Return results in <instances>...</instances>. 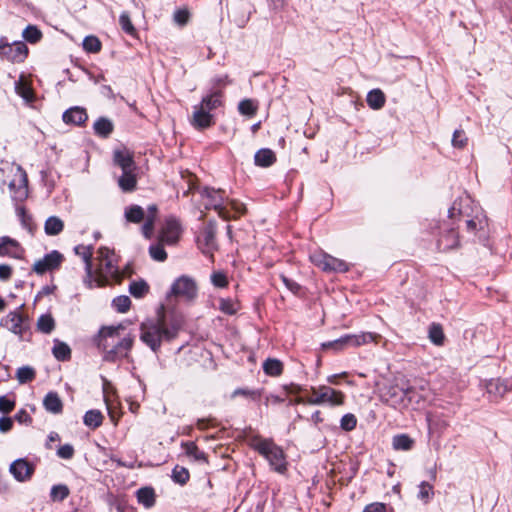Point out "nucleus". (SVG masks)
<instances>
[{
  "label": "nucleus",
  "mask_w": 512,
  "mask_h": 512,
  "mask_svg": "<svg viewBox=\"0 0 512 512\" xmlns=\"http://www.w3.org/2000/svg\"><path fill=\"white\" fill-rule=\"evenodd\" d=\"M134 343V336L126 332L122 324L104 326L97 336V346L104 353V360L115 362L128 356Z\"/></svg>",
  "instance_id": "1"
},
{
  "label": "nucleus",
  "mask_w": 512,
  "mask_h": 512,
  "mask_svg": "<svg viewBox=\"0 0 512 512\" xmlns=\"http://www.w3.org/2000/svg\"><path fill=\"white\" fill-rule=\"evenodd\" d=\"M206 209L215 210L223 220L236 219L246 213L243 203L229 199L221 189L204 188L201 192Z\"/></svg>",
  "instance_id": "2"
},
{
  "label": "nucleus",
  "mask_w": 512,
  "mask_h": 512,
  "mask_svg": "<svg viewBox=\"0 0 512 512\" xmlns=\"http://www.w3.org/2000/svg\"><path fill=\"white\" fill-rule=\"evenodd\" d=\"M179 329L180 323L178 321H173L170 324L166 323L164 318L146 321L140 326V339L156 352L160 348L162 340H172L176 337Z\"/></svg>",
  "instance_id": "3"
},
{
  "label": "nucleus",
  "mask_w": 512,
  "mask_h": 512,
  "mask_svg": "<svg viewBox=\"0 0 512 512\" xmlns=\"http://www.w3.org/2000/svg\"><path fill=\"white\" fill-rule=\"evenodd\" d=\"M2 183L6 184L15 201H23L28 196V178L25 170L16 163L5 162L0 168Z\"/></svg>",
  "instance_id": "4"
},
{
  "label": "nucleus",
  "mask_w": 512,
  "mask_h": 512,
  "mask_svg": "<svg viewBox=\"0 0 512 512\" xmlns=\"http://www.w3.org/2000/svg\"><path fill=\"white\" fill-rule=\"evenodd\" d=\"M248 445L262 455L276 472L284 473L286 471L285 454L282 448L276 445L272 439L253 435L248 439Z\"/></svg>",
  "instance_id": "5"
},
{
  "label": "nucleus",
  "mask_w": 512,
  "mask_h": 512,
  "mask_svg": "<svg viewBox=\"0 0 512 512\" xmlns=\"http://www.w3.org/2000/svg\"><path fill=\"white\" fill-rule=\"evenodd\" d=\"M98 267L95 277L92 275V287L104 286L110 279H118L119 271L116 266L115 254L109 248L101 247L97 252Z\"/></svg>",
  "instance_id": "6"
},
{
  "label": "nucleus",
  "mask_w": 512,
  "mask_h": 512,
  "mask_svg": "<svg viewBox=\"0 0 512 512\" xmlns=\"http://www.w3.org/2000/svg\"><path fill=\"white\" fill-rule=\"evenodd\" d=\"M307 395L309 405H328L330 407L341 406L345 401V394L328 385L310 387Z\"/></svg>",
  "instance_id": "7"
},
{
  "label": "nucleus",
  "mask_w": 512,
  "mask_h": 512,
  "mask_svg": "<svg viewBox=\"0 0 512 512\" xmlns=\"http://www.w3.org/2000/svg\"><path fill=\"white\" fill-rule=\"evenodd\" d=\"M381 336L379 334L364 332L361 334H348L339 339L322 344L324 350L331 349L340 352L347 347H359L369 342H377Z\"/></svg>",
  "instance_id": "8"
},
{
  "label": "nucleus",
  "mask_w": 512,
  "mask_h": 512,
  "mask_svg": "<svg viewBox=\"0 0 512 512\" xmlns=\"http://www.w3.org/2000/svg\"><path fill=\"white\" fill-rule=\"evenodd\" d=\"M311 262L327 273H344L350 268L349 264L339 258H336L324 251H315L310 254Z\"/></svg>",
  "instance_id": "9"
},
{
  "label": "nucleus",
  "mask_w": 512,
  "mask_h": 512,
  "mask_svg": "<svg viewBox=\"0 0 512 512\" xmlns=\"http://www.w3.org/2000/svg\"><path fill=\"white\" fill-rule=\"evenodd\" d=\"M28 48L22 41H15L11 44L0 41V56L13 63H20L25 60Z\"/></svg>",
  "instance_id": "10"
},
{
  "label": "nucleus",
  "mask_w": 512,
  "mask_h": 512,
  "mask_svg": "<svg viewBox=\"0 0 512 512\" xmlns=\"http://www.w3.org/2000/svg\"><path fill=\"white\" fill-rule=\"evenodd\" d=\"M36 466L27 458H18L9 466V472L13 478L21 483L28 482L35 473Z\"/></svg>",
  "instance_id": "11"
},
{
  "label": "nucleus",
  "mask_w": 512,
  "mask_h": 512,
  "mask_svg": "<svg viewBox=\"0 0 512 512\" xmlns=\"http://www.w3.org/2000/svg\"><path fill=\"white\" fill-rule=\"evenodd\" d=\"M171 294L186 300H192L197 295V284L191 277L183 275L174 281Z\"/></svg>",
  "instance_id": "12"
},
{
  "label": "nucleus",
  "mask_w": 512,
  "mask_h": 512,
  "mask_svg": "<svg viewBox=\"0 0 512 512\" xmlns=\"http://www.w3.org/2000/svg\"><path fill=\"white\" fill-rule=\"evenodd\" d=\"M63 259V255L60 252L54 250L46 254L42 259L35 261L33 265V271L39 275H42L47 271L57 269L63 262Z\"/></svg>",
  "instance_id": "13"
},
{
  "label": "nucleus",
  "mask_w": 512,
  "mask_h": 512,
  "mask_svg": "<svg viewBox=\"0 0 512 512\" xmlns=\"http://www.w3.org/2000/svg\"><path fill=\"white\" fill-rule=\"evenodd\" d=\"M216 224L209 222L198 237V243L206 254H211L217 248L216 245Z\"/></svg>",
  "instance_id": "14"
},
{
  "label": "nucleus",
  "mask_w": 512,
  "mask_h": 512,
  "mask_svg": "<svg viewBox=\"0 0 512 512\" xmlns=\"http://www.w3.org/2000/svg\"><path fill=\"white\" fill-rule=\"evenodd\" d=\"M181 227L176 219L169 218L166 220L160 236L159 241L167 245H174L180 237Z\"/></svg>",
  "instance_id": "15"
},
{
  "label": "nucleus",
  "mask_w": 512,
  "mask_h": 512,
  "mask_svg": "<svg viewBox=\"0 0 512 512\" xmlns=\"http://www.w3.org/2000/svg\"><path fill=\"white\" fill-rule=\"evenodd\" d=\"M23 253L24 250L17 240L9 236L0 237V257L20 259Z\"/></svg>",
  "instance_id": "16"
},
{
  "label": "nucleus",
  "mask_w": 512,
  "mask_h": 512,
  "mask_svg": "<svg viewBox=\"0 0 512 512\" xmlns=\"http://www.w3.org/2000/svg\"><path fill=\"white\" fill-rule=\"evenodd\" d=\"M6 326L8 329L23 339L24 333L28 329L27 320L19 311H12L6 317Z\"/></svg>",
  "instance_id": "17"
},
{
  "label": "nucleus",
  "mask_w": 512,
  "mask_h": 512,
  "mask_svg": "<svg viewBox=\"0 0 512 512\" xmlns=\"http://www.w3.org/2000/svg\"><path fill=\"white\" fill-rule=\"evenodd\" d=\"M190 123L194 128L198 130L206 129L214 124L213 115L203 109V107L195 105L193 107Z\"/></svg>",
  "instance_id": "18"
},
{
  "label": "nucleus",
  "mask_w": 512,
  "mask_h": 512,
  "mask_svg": "<svg viewBox=\"0 0 512 512\" xmlns=\"http://www.w3.org/2000/svg\"><path fill=\"white\" fill-rule=\"evenodd\" d=\"M113 161L115 165L122 169V171H135L136 169L132 153L126 148L115 150L113 154Z\"/></svg>",
  "instance_id": "19"
},
{
  "label": "nucleus",
  "mask_w": 512,
  "mask_h": 512,
  "mask_svg": "<svg viewBox=\"0 0 512 512\" xmlns=\"http://www.w3.org/2000/svg\"><path fill=\"white\" fill-rule=\"evenodd\" d=\"M75 253L80 256L85 263L87 278L85 282L92 288V247L86 245H78L74 249Z\"/></svg>",
  "instance_id": "20"
},
{
  "label": "nucleus",
  "mask_w": 512,
  "mask_h": 512,
  "mask_svg": "<svg viewBox=\"0 0 512 512\" xmlns=\"http://www.w3.org/2000/svg\"><path fill=\"white\" fill-rule=\"evenodd\" d=\"M63 121L67 124L81 125L86 122L88 115L82 107H72L63 113Z\"/></svg>",
  "instance_id": "21"
},
{
  "label": "nucleus",
  "mask_w": 512,
  "mask_h": 512,
  "mask_svg": "<svg viewBox=\"0 0 512 512\" xmlns=\"http://www.w3.org/2000/svg\"><path fill=\"white\" fill-rule=\"evenodd\" d=\"M486 391L488 394L498 398L504 396L512 389V385L508 384L506 380L490 379L486 382Z\"/></svg>",
  "instance_id": "22"
},
{
  "label": "nucleus",
  "mask_w": 512,
  "mask_h": 512,
  "mask_svg": "<svg viewBox=\"0 0 512 512\" xmlns=\"http://www.w3.org/2000/svg\"><path fill=\"white\" fill-rule=\"evenodd\" d=\"M410 393H412V388H407L404 390L399 389L396 386H392L387 390L383 397L386 403L390 404L391 406L397 407L402 404L403 397L408 396Z\"/></svg>",
  "instance_id": "23"
},
{
  "label": "nucleus",
  "mask_w": 512,
  "mask_h": 512,
  "mask_svg": "<svg viewBox=\"0 0 512 512\" xmlns=\"http://www.w3.org/2000/svg\"><path fill=\"white\" fill-rule=\"evenodd\" d=\"M43 406L46 411L53 414H60L63 410V402L54 391H50L46 394L43 399Z\"/></svg>",
  "instance_id": "24"
},
{
  "label": "nucleus",
  "mask_w": 512,
  "mask_h": 512,
  "mask_svg": "<svg viewBox=\"0 0 512 512\" xmlns=\"http://www.w3.org/2000/svg\"><path fill=\"white\" fill-rule=\"evenodd\" d=\"M438 247L441 251H448L459 246L458 234L454 229H450L438 239Z\"/></svg>",
  "instance_id": "25"
},
{
  "label": "nucleus",
  "mask_w": 512,
  "mask_h": 512,
  "mask_svg": "<svg viewBox=\"0 0 512 512\" xmlns=\"http://www.w3.org/2000/svg\"><path fill=\"white\" fill-rule=\"evenodd\" d=\"M198 105L211 113V111L222 105V92L219 90L211 92L210 94L204 96Z\"/></svg>",
  "instance_id": "26"
},
{
  "label": "nucleus",
  "mask_w": 512,
  "mask_h": 512,
  "mask_svg": "<svg viewBox=\"0 0 512 512\" xmlns=\"http://www.w3.org/2000/svg\"><path fill=\"white\" fill-rule=\"evenodd\" d=\"M276 161L275 153L268 148H262L255 153L254 162L255 165L260 167H269Z\"/></svg>",
  "instance_id": "27"
},
{
  "label": "nucleus",
  "mask_w": 512,
  "mask_h": 512,
  "mask_svg": "<svg viewBox=\"0 0 512 512\" xmlns=\"http://www.w3.org/2000/svg\"><path fill=\"white\" fill-rule=\"evenodd\" d=\"M118 179V185L123 192H132L136 189L137 179L135 171H122Z\"/></svg>",
  "instance_id": "28"
},
{
  "label": "nucleus",
  "mask_w": 512,
  "mask_h": 512,
  "mask_svg": "<svg viewBox=\"0 0 512 512\" xmlns=\"http://www.w3.org/2000/svg\"><path fill=\"white\" fill-rule=\"evenodd\" d=\"M64 229V222L57 216H50L44 224V231L49 236H56Z\"/></svg>",
  "instance_id": "29"
},
{
  "label": "nucleus",
  "mask_w": 512,
  "mask_h": 512,
  "mask_svg": "<svg viewBox=\"0 0 512 512\" xmlns=\"http://www.w3.org/2000/svg\"><path fill=\"white\" fill-rule=\"evenodd\" d=\"M367 104L371 109L379 110L385 104V95L380 89H373L367 95Z\"/></svg>",
  "instance_id": "30"
},
{
  "label": "nucleus",
  "mask_w": 512,
  "mask_h": 512,
  "mask_svg": "<svg viewBox=\"0 0 512 512\" xmlns=\"http://www.w3.org/2000/svg\"><path fill=\"white\" fill-rule=\"evenodd\" d=\"M138 502L146 508H151L155 504V492L151 487H143L137 491Z\"/></svg>",
  "instance_id": "31"
},
{
  "label": "nucleus",
  "mask_w": 512,
  "mask_h": 512,
  "mask_svg": "<svg viewBox=\"0 0 512 512\" xmlns=\"http://www.w3.org/2000/svg\"><path fill=\"white\" fill-rule=\"evenodd\" d=\"M93 128L97 135L106 138L112 133L114 126L108 118L101 117L96 120Z\"/></svg>",
  "instance_id": "32"
},
{
  "label": "nucleus",
  "mask_w": 512,
  "mask_h": 512,
  "mask_svg": "<svg viewBox=\"0 0 512 512\" xmlns=\"http://www.w3.org/2000/svg\"><path fill=\"white\" fill-rule=\"evenodd\" d=\"M103 419L104 417L99 410H89L85 413L83 421L87 427L96 429L102 425Z\"/></svg>",
  "instance_id": "33"
},
{
  "label": "nucleus",
  "mask_w": 512,
  "mask_h": 512,
  "mask_svg": "<svg viewBox=\"0 0 512 512\" xmlns=\"http://www.w3.org/2000/svg\"><path fill=\"white\" fill-rule=\"evenodd\" d=\"M145 217V212L139 205H132L125 209V218L129 222L140 223Z\"/></svg>",
  "instance_id": "34"
},
{
  "label": "nucleus",
  "mask_w": 512,
  "mask_h": 512,
  "mask_svg": "<svg viewBox=\"0 0 512 512\" xmlns=\"http://www.w3.org/2000/svg\"><path fill=\"white\" fill-rule=\"evenodd\" d=\"M55 328L54 318L50 314L41 315L37 320V329L45 334L51 333Z\"/></svg>",
  "instance_id": "35"
},
{
  "label": "nucleus",
  "mask_w": 512,
  "mask_h": 512,
  "mask_svg": "<svg viewBox=\"0 0 512 512\" xmlns=\"http://www.w3.org/2000/svg\"><path fill=\"white\" fill-rule=\"evenodd\" d=\"M36 372L34 368L30 366H22L16 371V379L20 384H26L35 379Z\"/></svg>",
  "instance_id": "36"
},
{
  "label": "nucleus",
  "mask_w": 512,
  "mask_h": 512,
  "mask_svg": "<svg viewBox=\"0 0 512 512\" xmlns=\"http://www.w3.org/2000/svg\"><path fill=\"white\" fill-rule=\"evenodd\" d=\"M52 352L54 357L60 361H65L69 359L71 355V350L69 346L66 343L60 341H55Z\"/></svg>",
  "instance_id": "37"
},
{
  "label": "nucleus",
  "mask_w": 512,
  "mask_h": 512,
  "mask_svg": "<svg viewBox=\"0 0 512 512\" xmlns=\"http://www.w3.org/2000/svg\"><path fill=\"white\" fill-rule=\"evenodd\" d=\"M239 309V303L233 299L222 298L219 301V310L227 315H234Z\"/></svg>",
  "instance_id": "38"
},
{
  "label": "nucleus",
  "mask_w": 512,
  "mask_h": 512,
  "mask_svg": "<svg viewBox=\"0 0 512 512\" xmlns=\"http://www.w3.org/2000/svg\"><path fill=\"white\" fill-rule=\"evenodd\" d=\"M263 370L267 375L279 376L282 373L283 365L277 359H267L263 364Z\"/></svg>",
  "instance_id": "39"
},
{
  "label": "nucleus",
  "mask_w": 512,
  "mask_h": 512,
  "mask_svg": "<svg viewBox=\"0 0 512 512\" xmlns=\"http://www.w3.org/2000/svg\"><path fill=\"white\" fill-rule=\"evenodd\" d=\"M392 445L395 450L407 451L412 448L413 440L409 436L401 434L393 438Z\"/></svg>",
  "instance_id": "40"
},
{
  "label": "nucleus",
  "mask_w": 512,
  "mask_h": 512,
  "mask_svg": "<svg viewBox=\"0 0 512 512\" xmlns=\"http://www.w3.org/2000/svg\"><path fill=\"white\" fill-rule=\"evenodd\" d=\"M429 339L433 344H435L437 346L443 345L445 336L443 333V329L440 325L433 324L430 326Z\"/></svg>",
  "instance_id": "41"
},
{
  "label": "nucleus",
  "mask_w": 512,
  "mask_h": 512,
  "mask_svg": "<svg viewBox=\"0 0 512 512\" xmlns=\"http://www.w3.org/2000/svg\"><path fill=\"white\" fill-rule=\"evenodd\" d=\"M83 49L88 53H98L101 50V42L96 36H87L83 40Z\"/></svg>",
  "instance_id": "42"
},
{
  "label": "nucleus",
  "mask_w": 512,
  "mask_h": 512,
  "mask_svg": "<svg viewBox=\"0 0 512 512\" xmlns=\"http://www.w3.org/2000/svg\"><path fill=\"white\" fill-rule=\"evenodd\" d=\"M238 110L241 114L247 116H254L257 112V105L251 99H244L238 105Z\"/></svg>",
  "instance_id": "43"
},
{
  "label": "nucleus",
  "mask_w": 512,
  "mask_h": 512,
  "mask_svg": "<svg viewBox=\"0 0 512 512\" xmlns=\"http://www.w3.org/2000/svg\"><path fill=\"white\" fill-rule=\"evenodd\" d=\"M119 24L122 30L128 35L134 36L136 34V29L131 22L130 16L127 12H123L119 17Z\"/></svg>",
  "instance_id": "44"
},
{
  "label": "nucleus",
  "mask_w": 512,
  "mask_h": 512,
  "mask_svg": "<svg viewBox=\"0 0 512 512\" xmlns=\"http://www.w3.org/2000/svg\"><path fill=\"white\" fill-rule=\"evenodd\" d=\"M149 290V286L144 281L132 282L129 287L130 293L137 298L144 296Z\"/></svg>",
  "instance_id": "45"
},
{
  "label": "nucleus",
  "mask_w": 512,
  "mask_h": 512,
  "mask_svg": "<svg viewBox=\"0 0 512 512\" xmlns=\"http://www.w3.org/2000/svg\"><path fill=\"white\" fill-rule=\"evenodd\" d=\"M172 478L176 483L184 485L189 480V472L182 466H175L172 471Z\"/></svg>",
  "instance_id": "46"
},
{
  "label": "nucleus",
  "mask_w": 512,
  "mask_h": 512,
  "mask_svg": "<svg viewBox=\"0 0 512 512\" xmlns=\"http://www.w3.org/2000/svg\"><path fill=\"white\" fill-rule=\"evenodd\" d=\"M163 244L159 241L158 244L151 245L149 248L150 256L156 261H164L167 258V253L163 248Z\"/></svg>",
  "instance_id": "47"
},
{
  "label": "nucleus",
  "mask_w": 512,
  "mask_h": 512,
  "mask_svg": "<svg viewBox=\"0 0 512 512\" xmlns=\"http://www.w3.org/2000/svg\"><path fill=\"white\" fill-rule=\"evenodd\" d=\"M15 89H16L17 94H19L25 100L30 101L32 99V97H33L32 89L25 81H23V79H20L16 83Z\"/></svg>",
  "instance_id": "48"
},
{
  "label": "nucleus",
  "mask_w": 512,
  "mask_h": 512,
  "mask_svg": "<svg viewBox=\"0 0 512 512\" xmlns=\"http://www.w3.org/2000/svg\"><path fill=\"white\" fill-rule=\"evenodd\" d=\"M433 487L428 482H421L419 485L418 498L427 503L433 496Z\"/></svg>",
  "instance_id": "49"
},
{
  "label": "nucleus",
  "mask_w": 512,
  "mask_h": 512,
  "mask_svg": "<svg viewBox=\"0 0 512 512\" xmlns=\"http://www.w3.org/2000/svg\"><path fill=\"white\" fill-rule=\"evenodd\" d=\"M69 495V489L66 485H55L51 489L50 496L55 501H62Z\"/></svg>",
  "instance_id": "50"
},
{
  "label": "nucleus",
  "mask_w": 512,
  "mask_h": 512,
  "mask_svg": "<svg viewBox=\"0 0 512 512\" xmlns=\"http://www.w3.org/2000/svg\"><path fill=\"white\" fill-rule=\"evenodd\" d=\"M41 36V32L35 26H28L23 31V38L30 43H36Z\"/></svg>",
  "instance_id": "51"
},
{
  "label": "nucleus",
  "mask_w": 512,
  "mask_h": 512,
  "mask_svg": "<svg viewBox=\"0 0 512 512\" xmlns=\"http://www.w3.org/2000/svg\"><path fill=\"white\" fill-rule=\"evenodd\" d=\"M112 305L118 312L125 313L131 305V300L128 296H118L113 300Z\"/></svg>",
  "instance_id": "52"
},
{
  "label": "nucleus",
  "mask_w": 512,
  "mask_h": 512,
  "mask_svg": "<svg viewBox=\"0 0 512 512\" xmlns=\"http://www.w3.org/2000/svg\"><path fill=\"white\" fill-rule=\"evenodd\" d=\"M188 456L193 457L195 460H204V453L201 452L193 442H187L182 445Z\"/></svg>",
  "instance_id": "53"
},
{
  "label": "nucleus",
  "mask_w": 512,
  "mask_h": 512,
  "mask_svg": "<svg viewBox=\"0 0 512 512\" xmlns=\"http://www.w3.org/2000/svg\"><path fill=\"white\" fill-rule=\"evenodd\" d=\"M357 425V419L354 414H345L340 421V427L345 431H352Z\"/></svg>",
  "instance_id": "54"
},
{
  "label": "nucleus",
  "mask_w": 512,
  "mask_h": 512,
  "mask_svg": "<svg viewBox=\"0 0 512 512\" xmlns=\"http://www.w3.org/2000/svg\"><path fill=\"white\" fill-rule=\"evenodd\" d=\"M190 19V12L187 9H178L174 12L173 20L179 26H185Z\"/></svg>",
  "instance_id": "55"
},
{
  "label": "nucleus",
  "mask_w": 512,
  "mask_h": 512,
  "mask_svg": "<svg viewBox=\"0 0 512 512\" xmlns=\"http://www.w3.org/2000/svg\"><path fill=\"white\" fill-rule=\"evenodd\" d=\"M468 138L463 130H455L452 137V145L455 148H463L466 146Z\"/></svg>",
  "instance_id": "56"
},
{
  "label": "nucleus",
  "mask_w": 512,
  "mask_h": 512,
  "mask_svg": "<svg viewBox=\"0 0 512 512\" xmlns=\"http://www.w3.org/2000/svg\"><path fill=\"white\" fill-rule=\"evenodd\" d=\"M211 282L215 287L224 288L227 286V277L223 272L216 271L211 275Z\"/></svg>",
  "instance_id": "57"
},
{
  "label": "nucleus",
  "mask_w": 512,
  "mask_h": 512,
  "mask_svg": "<svg viewBox=\"0 0 512 512\" xmlns=\"http://www.w3.org/2000/svg\"><path fill=\"white\" fill-rule=\"evenodd\" d=\"M144 220L145 222L142 226V233L149 239L153 234L155 220H153V215H146Z\"/></svg>",
  "instance_id": "58"
},
{
  "label": "nucleus",
  "mask_w": 512,
  "mask_h": 512,
  "mask_svg": "<svg viewBox=\"0 0 512 512\" xmlns=\"http://www.w3.org/2000/svg\"><path fill=\"white\" fill-rule=\"evenodd\" d=\"M57 455L62 459H71L74 455V448L70 444H65L59 447Z\"/></svg>",
  "instance_id": "59"
},
{
  "label": "nucleus",
  "mask_w": 512,
  "mask_h": 512,
  "mask_svg": "<svg viewBox=\"0 0 512 512\" xmlns=\"http://www.w3.org/2000/svg\"><path fill=\"white\" fill-rule=\"evenodd\" d=\"M15 407V401L6 398L5 396L0 397V412L10 413Z\"/></svg>",
  "instance_id": "60"
},
{
  "label": "nucleus",
  "mask_w": 512,
  "mask_h": 512,
  "mask_svg": "<svg viewBox=\"0 0 512 512\" xmlns=\"http://www.w3.org/2000/svg\"><path fill=\"white\" fill-rule=\"evenodd\" d=\"M363 512H387V506L384 503L381 502H374L371 504H368Z\"/></svg>",
  "instance_id": "61"
},
{
  "label": "nucleus",
  "mask_w": 512,
  "mask_h": 512,
  "mask_svg": "<svg viewBox=\"0 0 512 512\" xmlns=\"http://www.w3.org/2000/svg\"><path fill=\"white\" fill-rule=\"evenodd\" d=\"M13 428V420L10 417L0 419V432L7 433Z\"/></svg>",
  "instance_id": "62"
},
{
  "label": "nucleus",
  "mask_w": 512,
  "mask_h": 512,
  "mask_svg": "<svg viewBox=\"0 0 512 512\" xmlns=\"http://www.w3.org/2000/svg\"><path fill=\"white\" fill-rule=\"evenodd\" d=\"M12 276V267L7 264L0 265V280L7 281Z\"/></svg>",
  "instance_id": "63"
},
{
  "label": "nucleus",
  "mask_w": 512,
  "mask_h": 512,
  "mask_svg": "<svg viewBox=\"0 0 512 512\" xmlns=\"http://www.w3.org/2000/svg\"><path fill=\"white\" fill-rule=\"evenodd\" d=\"M284 390L288 393V394H299L301 392H306L307 395L309 394V390H306L304 389L303 387H301L300 385H297V384H290V385H285L284 387Z\"/></svg>",
  "instance_id": "64"
}]
</instances>
